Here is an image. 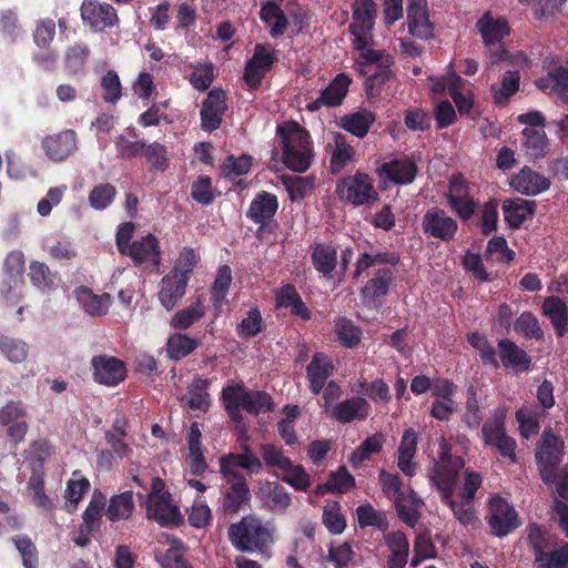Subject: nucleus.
Listing matches in <instances>:
<instances>
[{
    "label": "nucleus",
    "instance_id": "cd10ccee",
    "mask_svg": "<svg viewBox=\"0 0 568 568\" xmlns=\"http://www.w3.org/2000/svg\"><path fill=\"white\" fill-rule=\"evenodd\" d=\"M536 203L524 199L506 200L503 211L510 229H518L524 221L535 213Z\"/></svg>",
    "mask_w": 568,
    "mask_h": 568
},
{
    "label": "nucleus",
    "instance_id": "a19ab883",
    "mask_svg": "<svg viewBox=\"0 0 568 568\" xmlns=\"http://www.w3.org/2000/svg\"><path fill=\"white\" fill-rule=\"evenodd\" d=\"M261 19L263 22L272 26L271 36L276 38L282 36L287 27V19L283 10L274 2H267L261 9Z\"/></svg>",
    "mask_w": 568,
    "mask_h": 568
},
{
    "label": "nucleus",
    "instance_id": "473e14b6",
    "mask_svg": "<svg viewBox=\"0 0 568 568\" xmlns=\"http://www.w3.org/2000/svg\"><path fill=\"white\" fill-rule=\"evenodd\" d=\"M77 300L90 316H101L108 312L111 303L109 294L97 295L88 287H80L75 292Z\"/></svg>",
    "mask_w": 568,
    "mask_h": 568
},
{
    "label": "nucleus",
    "instance_id": "412c9836",
    "mask_svg": "<svg viewBox=\"0 0 568 568\" xmlns=\"http://www.w3.org/2000/svg\"><path fill=\"white\" fill-rule=\"evenodd\" d=\"M368 414L369 404L363 397L345 399L329 410V416L342 424L366 419Z\"/></svg>",
    "mask_w": 568,
    "mask_h": 568
},
{
    "label": "nucleus",
    "instance_id": "338daca9",
    "mask_svg": "<svg viewBox=\"0 0 568 568\" xmlns=\"http://www.w3.org/2000/svg\"><path fill=\"white\" fill-rule=\"evenodd\" d=\"M515 331L527 338L541 339L542 329L538 320L531 313H523L515 323Z\"/></svg>",
    "mask_w": 568,
    "mask_h": 568
},
{
    "label": "nucleus",
    "instance_id": "c9c22d12",
    "mask_svg": "<svg viewBox=\"0 0 568 568\" xmlns=\"http://www.w3.org/2000/svg\"><path fill=\"white\" fill-rule=\"evenodd\" d=\"M381 170L387 178L397 184L410 183L417 173L416 164L409 159L395 160L389 163H385Z\"/></svg>",
    "mask_w": 568,
    "mask_h": 568
},
{
    "label": "nucleus",
    "instance_id": "5fc2aeb1",
    "mask_svg": "<svg viewBox=\"0 0 568 568\" xmlns=\"http://www.w3.org/2000/svg\"><path fill=\"white\" fill-rule=\"evenodd\" d=\"M105 506V497L100 493H94L92 499L83 513L84 527L88 531L99 528L101 520V511Z\"/></svg>",
    "mask_w": 568,
    "mask_h": 568
},
{
    "label": "nucleus",
    "instance_id": "b1692460",
    "mask_svg": "<svg viewBox=\"0 0 568 568\" xmlns=\"http://www.w3.org/2000/svg\"><path fill=\"white\" fill-rule=\"evenodd\" d=\"M385 544L389 556L387 559L388 568H404L408 560L409 542L402 531H392L385 535Z\"/></svg>",
    "mask_w": 568,
    "mask_h": 568
},
{
    "label": "nucleus",
    "instance_id": "864d4df0",
    "mask_svg": "<svg viewBox=\"0 0 568 568\" xmlns=\"http://www.w3.org/2000/svg\"><path fill=\"white\" fill-rule=\"evenodd\" d=\"M281 478L296 490H306L310 488L312 481L308 474L301 465H295L290 462V466L283 468Z\"/></svg>",
    "mask_w": 568,
    "mask_h": 568
},
{
    "label": "nucleus",
    "instance_id": "052dcab7",
    "mask_svg": "<svg viewBox=\"0 0 568 568\" xmlns=\"http://www.w3.org/2000/svg\"><path fill=\"white\" fill-rule=\"evenodd\" d=\"M89 54L90 50L85 44L70 47L64 57V64L68 71L75 74L82 70Z\"/></svg>",
    "mask_w": 568,
    "mask_h": 568
},
{
    "label": "nucleus",
    "instance_id": "f257e3e1",
    "mask_svg": "<svg viewBox=\"0 0 568 568\" xmlns=\"http://www.w3.org/2000/svg\"><path fill=\"white\" fill-rule=\"evenodd\" d=\"M377 16V6L373 0H356L353 12V23L349 27L354 36V48L361 52L358 64L363 67L376 65V70L371 74L373 83L389 79L392 72L389 67L392 59L383 50L369 48L372 40L371 31Z\"/></svg>",
    "mask_w": 568,
    "mask_h": 568
},
{
    "label": "nucleus",
    "instance_id": "a211bd4d",
    "mask_svg": "<svg viewBox=\"0 0 568 568\" xmlns=\"http://www.w3.org/2000/svg\"><path fill=\"white\" fill-rule=\"evenodd\" d=\"M510 186L521 194L537 195L548 190L550 182L546 176L525 166L517 174L511 176Z\"/></svg>",
    "mask_w": 568,
    "mask_h": 568
},
{
    "label": "nucleus",
    "instance_id": "603ef678",
    "mask_svg": "<svg viewBox=\"0 0 568 568\" xmlns=\"http://www.w3.org/2000/svg\"><path fill=\"white\" fill-rule=\"evenodd\" d=\"M197 346V342L183 334L172 335L166 344V352L173 359H180L192 353Z\"/></svg>",
    "mask_w": 568,
    "mask_h": 568
},
{
    "label": "nucleus",
    "instance_id": "393cba45",
    "mask_svg": "<svg viewBox=\"0 0 568 568\" xmlns=\"http://www.w3.org/2000/svg\"><path fill=\"white\" fill-rule=\"evenodd\" d=\"M306 372L312 392L318 394L323 389L325 381L333 374L334 366L326 355L316 353L308 364Z\"/></svg>",
    "mask_w": 568,
    "mask_h": 568
},
{
    "label": "nucleus",
    "instance_id": "79ce46f5",
    "mask_svg": "<svg viewBox=\"0 0 568 568\" xmlns=\"http://www.w3.org/2000/svg\"><path fill=\"white\" fill-rule=\"evenodd\" d=\"M281 181L292 201L303 200L314 186V179L311 176L281 175Z\"/></svg>",
    "mask_w": 568,
    "mask_h": 568
},
{
    "label": "nucleus",
    "instance_id": "8fccbe9b",
    "mask_svg": "<svg viewBox=\"0 0 568 568\" xmlns=\"http://www.w3.org/2000/svg\"><path fill=\"white\" fill-rule=\"evenodd\" d=\"M525 142L524 146L534 158H540L548 149V139L544 130L526 128L523 131Z\"/></svg>",
    "mask_w": 568,
    "mask_h": 568
},
{
    "label": "nucleus",
    "instance_id": "c03bdc74",
    "mask_svg": "<svg viewBox=\"0 0 568 568\" xmlns=\"http://www.w3.org/2000/svg\"><path fill=\"white\" fill-rule=\"evenodd\" d=\"M312 260L315 268L327 275L336 267L337 253L336 250L326 244H318L314 247Z\"/></svg>",
    "mask_w": 568,
    "mask_h": 568
},
{
    "label": "nucleus",
    "instance_id": "2eb2a0df",
    "mask_svg": "<svg viewBox=\"0 0 568 568\" xmlns=\"http://www.w3.org/2000/svg\"><path fill=\"white\" fill-rule=\"evenodd\" d=\"M349 83L351 80L346 74H338L326 89L322 90L316 100L307 104V110L314 112L322 106L339 105L348 91Z\"/></svg>",
    "mask_w": 568,
    "mask_h": 568
},
{
    "label": "nucleus",
    "instance_id": "e433bc0d",
    "mask_svg": "<svg viewBox=\"0 0 568 568\" xmlns=\"http://www.w3.org/2000/svg\"><path fill=\"white\" fill-rule=\"evenodd\" d=\"M29 277L32 285L42 293L49 294L54 288L55 275L43 262H30Z\"/></svg>",
    "mask_w": 568,
    "mask_h": 568
},
{
    "label": "nucleus",
    "instance_id": "2f4dec72",
    "mask_svg": "<svg viewBox=\"0 0 568 568\" xmlns=\"http://www.w3.org/2000/svg\"><path fill=\"white\" fill-rule=\"evenodd\" d=\"M417 448V434L413 428H408L404 432L402 442L398 448V467L407 476L415 474V464L413 458L416 454Z\"/></svg>",
    "mask_w": 568,
    "mask_h": 568
},
{
    "label": "nucleus",
    "instance_id": "9d476101",
    "mask_svg": "<svg viewBox=\"0 0 568 568\" xmlns=\"http://www.w3.org/2000/svg\"><path fill=\"white\" fill-rule=\"evenodd\" d=\"M224 479L227 487L223 493L222 507L224 513L235 515L250 501L251 491L241 474H230V477H224Z\"/></svg>",
    "mask_w": 568,
    "mask_h": 568
},
{
    "label": "nucleus",
    "instance_id": "6e6552de",
    "mask_svg": "<svg viewBox=\"0 0 568 568\" xmlns=\"http://www.w3.org/2000/svg\"><path fill=\"white\" fill-rule=\"evenodd\" d=\"M422 227L428 236L444 242L453 240L458 230L457 222L438 207H432L425 213Z\"/></svg>",
    "mask_w": 568,
    "mask_h": 568
},
{
    "label": "nucleus",
    "instance_id": "f704fd0d",
    "mask_svg": "<svg viewBox=\"0 0 568 568\" xmlns=\"http://www.w3.org/2000/svg\"><path fill=\"white\" fill-rule=\"evenodd\" d=\"M247 393L242 384L230 383L223 388L222 398L230 417L240 423L242 415L240 408L244 407Z\"/></svg>",
    "mask_w": 568,
    "mask_h": 568
},
{
    "label": "nucleus",
    "instance_id": "5701e85b",
    "mask_svg": "<svg viewBox=\"0 0 568 568\" xmlns=\"http://www.w3.org/2000/svg\"><path fill=\"white\" fill-rule=\"evenodd\" d=\"M187 282L185 277L181 278L175 275L166 274L160 284L158 293L159 301L168 311L173 310L178 302L183 297L185 293Z\"/></svg>",
    "mask_w": 568,
    "mask_h": 568
},
{
    "label": "nucleus",
    "instance_id": "3c124183",
    "mask_svg": "<svg viewBox=\"0 0 568 568\" xmlns=\"http://www.w3.org/2000/svg\"><path fill=\"white\" fill-rule=\"evenodd\" d=\"M358 525L364 527H376L385 531L388 527L386 516L383 511L376 510L372 505H362L356 509Z\"/></svg>",
    "mask_w": 568,
    "mask_h": 568
},
{
    "label": "nucleus",
    "instance_id": "423d86ee",
    "mask_svg": "<svg viewBox=\"0 0 568 568\" xmlns=\"http://www.w3.org/2000/svg\"><path fill=\"white\" fill-rule=\"evenodd\" d=\"M464 466L463 458L450 457L447 454H443L435 463L429 478L440 491L442 499H448L449 496H453L456 479Z\"/></svg>",
    "mask_w": 568,
    "mask_h": 568
},
{
    "label": "nucleus",
    "instance_id": "de8ad7c7",
    "mask_svg": "<svg viewBox=\"0 0 568 568\" xmlns=\"http://www.w3.org/2000/svg\"><path fill=\"white\" fill-rule=\"evenodd\" d=\"M519 71H507L501 80L500 87L493 89L494 100L497 104H506L510 97L519 90Z\"/></svg>",
    "mask_w": 568,
    "mask_h": 568
},
{
    "label": "nucleus",
    "instance_id": "1a4fd4ad",
    "mask_svg": "<svg viewBox=\"0 0 568 568\" xmlns=\"http://www.w3.org/2000/svg\"><path fill=\"white\" fill-rule=\"evenodd\" d=\"M489 511V526L497 537L506 536L519 525L516 510L500 497L490 499Z\"/></svg>",
    "mask_w": 568,
    "mask_h": 568
},
{
    "label": "nucleus",
    "instance_id": "0e129e2a",
    "mask_svg": "<svg viewBox=\"0 0 568 568\" xmlns=\"http://www.w3.org/2000/svg\"><path fill=\"white\" fill-rule=\"evenodd\" d=\"M197 263V255L192 248L184 247L175 264L173 270L170 272L171 275H175L176 277L181 278L182 276L185 277V281H189V276L193 271V267Z\"/></svg>",
    "mask_w": 568,
    "mask_h": 568
},
{
    "label": "nucleus",
    "instance_id": "ea45409f",
    "mask_svg": "<svg viewBox=\"0 0 568 568\" xmlns=\"http://www.w3.org/2000/svg\"><path fill=\"white\" fill-rule=\"evenodd\" d=\"M537 87L541 90L551 89L555 91L565 102L568 103V70L559 67L555 69L546 78H541L537 81Z\"/></svg>",
    "mask_w": 568,
    "mask_h": 568
},
{
    "label": "nucleus",
    "instance_id": "4d7b16f0",
    "mask_svg": "<svg viewBox=\"0 0 568 568\" xmlns=\"http://www.w3.org/2000/svg\"><path fill=\"white\" fill-rule=\"evenodd\" d=\"M323 524L334 535H339L345 530L346 521L344 516L341 514V506L337 501L324 507Z\"/></svg>",
    "mask_w": 568,
    "mask_h": 568
},
{
    "label": "nucleus",
    "instance_id": "0eeeda50",
    "mask_svg": "<svg viewBox=\"0 0 568 568\" xmlns=\"http://www.w3.org/2000/svg\"><path fill=\"white\" fill-rule=\"evenodd\" d=\"M505 412L497 409L493 420L483 426V437L487 445L495 446L504 457L516 462V443L506 435L504 427Z\"/></svg>",
    "mask_w": 568,
    "mask_h": 568
},
{
    "label": "nucleus",
    "instance_id": "20e7f679",
    "mask_svg": "<svg viewBox=\"0 0 568 568\" xmlns=\"http://www.w3.org/2000/svg\"><path fill=\"white\" fill-rule=\"evenodd\" d=\"M565 442L560 436L554 434L551 428H546L536 450V462L545 484H554L557 478V470L562 462Z\"/></svg>",
    "mask_w": 568,
    "mask_h": 568
},
{
    "label": "nucleus",
    "instance_id": "58836bf2",
    "mask_svg": "<svg viewBox=\"0 0 568 568\" xmlns=\"http://www.w3.org/2000/svg\"><path fill=\"white\" fill-rule=\"evenodd\" d=\"M134 509V500L131 491L114 495L110 499L105 515L111 521L129 519Z\"/></svg>",
    "mask_w": 568,
    "mask_h": 568
},
{
    "label": "nucleus",
    "instance_id": "c85d7f7f",
    "mask_svg": "<svg viewBox=\"0 0 568 568\" xmlns=\"http://www.w3.org/2000/svg\"><path fill=\"white\" fill-rule=\"evenodd\" d=\"M278 207L274 194L262 192L255 196L247 211V216L255 223L265 224L272 219Z\"/></svg>",
    "mask_w": 568,
    "mask_h": 568
},
{
    "label": "nucleus",
    "instance_id": "9b49d317",
    "mask_svg": "<svg viewBox=\"0 0 568 568\" xmlns=\"http://www.w3.org/2000/svg\"><path fill=\"white\" fill-rule=\"evenodd\" d=\"M81 17L93 29L102 31L119 22L115 9L97 0H84L81 6Z\"/></svg>",
    "mask_w": 568,
    "mask_h": 568
},
{
    "label": "nucleus",
    "instance_id": "bb28decb",
    "mask_svg": "<svg viewBox=\"0 0 568 568\" xmlns=\"http://www.w3.org/2000/svg\"><path fill=\"white\" fill-rule=\"evenodd\" d=\"M262 465V460L253 453L229 454L220 459L223 477H230V474H239L235 470L236 467H242L252 473H257L261 470Z\"/></svg>",
    "mask_w": 568,
    "mask_h": 568
},
{
    "label": "nucleus",
    "instance_id": "c756f323",
    "mask_svg": "<svg viewBox=\"0 0 568 568\" xmlns=\"http://www.w3.org/2000/svg\"><path fill=\"white\" fill-rule=\"evenodd\" d=\"M542 311L549 317L558 336L562 337L568 329V307L559 297L550 296L545 298Z\"/></svg>",
    "mask_w": 568,
    "mask_h": 568
},
{
    "label": "nucleus",
    "instance_id": "680f3d73",
    "mask_svg": "<svg viewBox=\"0 0 568 568\" xmlns=\"http://www.w3.org/2000/svg\"><path fill=\"white\" fill-rule=\"evenodd\" d=\"M399 261L398 256L396 255H388L386 253H379L376 255H371L367 253H364L361 258H358L356 263V268L353 273L354 278H358L363 272L368 270L369 267L376 265V264H397Z\"/></svg>",
    "mask_w": 568,
    "mask_h": 568
},
{
    "label": "nucleus",
    "instance_id": "37998d69",
    "mask_svg": "<svg viewBox=\"0 0 568 568\" xmlns=\"http://www.w3.org/2000/svg\"><path fill=\"white\" fill-rule=\"evenodd\" d=\"M0 352L14 364L26 361L29 354V345L19 338L0 335Z\"/></svg>",
    "mask_w": 568,
    "mask_h": 568
},
{
    "label": "nucleus",
    "instance_id": "bf43d9fd",
    "mask_svg": "<svg viewBox=\"0 0 568 568\" xmlns=\"http://www.w3.org/2000/svg\"><path fill=\"white\" fill-rule=\"evenodd\" d=\"M115 195V187L110 183H103L93 187L89 194V202L94 210H104L112 203Z\"/></svg>",
    "mask_w": 568,
    "mask_h": 568
},
{
    "label": "nucleus",
    "instance_id": "dca6fc26",
    "mask_svg": "<svg viewBox=\"0 0 568 568\" xmlns=\"http://www.w3.org/2000/svg\"><path fill=\"white\" fill-rule=\"evenodd\" d=\"M395 275L388 267L377 270L374 276L361 290L362 298L365 303L375 304L386 296L393 286Z\"/></svg>",
    "mask_w": 568,
    "mask_h": 568
},
{
    "label": "nucleus",
    "instance_id": "09e8293b",
    "mask_svg": "<svg viewBox=\"0 0 568 568\" xmlns=\"http://www.w3.org/2000/svg\"><path fill=\"white\" fill-rule=\"evenodd\" d=\"M335 332L339 343L347 348L355 347L361 341V328L348 318H338L336 322Z\"/></svg>",
    "mask_w": 568,
    "mask_h": 568
},
{
    "label": "nucleus",
    "instance_id": "e2e57ef3",
    "mask_svg": "<svg viewBox=\"0 0 568 568\" xmlns=\"http://www.w3.org/2000/svg\"><path fill=\"white\" fill-rule=\"evenodd\" d=\"M260 454L267 467L282 470L283 468L290 466L291 459L283 454L281 448L272 444L261 445Z\"/></svg>",
    "mask_w": 568,
    "mask_h": 568
},
{
    "label": "nucleus",
    "instance_id": "4c0bfd02",
    "mask_svg": "<svg viewBox=\"0 0 568 568\" xmlns=\"http://www.w3.org/2000/svg\"><path fill=\"white\" fill-rule=\"evenodd\" d=\"M409 33L419 39H429L433 37V26L429 22L426 7L407 8Z\"/></svg>",
    "mask_w": 568,
    "mask_h": 568
},
{
    "label": "nucleus",
    "instance_id": "39448f33",
    "mask_svg": "<svg viewBox=\"0 0 568 568\" xmlns=\"http://www.w3.org/2000/svg\"><path fill=\"white\" fill-rule=\"evenodd\" d=\"M336 193L341 201L353 205L373 204L378 200L372 180L362 172L343 178L336 185Z\"/></svg>",
    "mask_w": 568,
    "mask_h": 568
},
{
    "label": "nucleus",
    "instance_id": "72a5a7b5",
    "mask_svg": "<svg viewBox=\"0 0 568 568\" xmlns=\"http://www.w3.org/2000/svg\"><path fill=\"white\" fill-rule=\"evenodd\" d=\"M498 346L504 366L511 367L516 371H527L529 368L530 358L524 349L508 339H501Z\"/></svg>",
    "mask_w": 568,
    "mask_h": 568
},
{
    "label": "nucleus",
    "instance_id": "6ab92c4d",
    "mask_svg": "<svg viewBox=\"0 0 568 568\" xmlns=\"http://www.w3.org/2000/svg\"><path fill=\"white\" fill-rule=\"evenodd\" d=\"M446 199L449 206L462 220L466 221L473 216L476 204L469 197L465 183L460 178L452 179Z\"/></svg>",
    "mask_w": 568,
    "mask_h": 568
},
{
    "label": "nucleus",
    "instance_id": "49530a36",
    "mask_svg": "<svg viewBox=\"0 0 568 568\" xmlns=\"http://www.w3.org/2000/svg\"><path fill=\"white\" fill-rule=\"evenodd\" d=\"M205 307L201 300H196L190 306L179 311L172 318L171 325L178 329H185L204 316Z\"/></svg>",
    "mask_w": 568,
    "mask_h": 568
},
{
    "label": "nucleus",
    "instance_id": "774afa93",
    "mask_svg": "<svg viewBox=\"0 0 568 568\" xmlns=\"http://www.w3.org/2000/svg\"><path fill=\"white\" fill-rule=\"evenodd\" d=\"M379 481L384 494L387 498L392 499L394 504L405 498V494L402 490V481L397 475L381 470Z\"/></svg>",
    "mask_w": 568,
    "mask_h": 568
},
{
    "label": "nucleus",
    "instance_id": "7ed1b4c3",
    "mask_svg": "<svg viewBox=\"0 0 568 568\" xmlns=\"http://www.w3.org/2000/svg\"><path fill=\"white\" fill-rule=\"evenodd\" d=\"M227 536L232 546L242 552L260 551L265 554L273 544L270 529L263 525L260 518L252 515L232 524Z\"/></svg>",
    "mask_w": 568,
    "mask_h": 568
},
{
    "label": "nucleus",
    "instance_id": "aec40b11",
    "mask_svg": "<svg viewBox=\"0 0 568 568\" xmlns=\"http://www.w3.org/2000/svg\"><path fill=\"white\" fill-rule=\"evenodd\" d=\"M476 29L481 34L485 45L491 47L499 43L510 32L505 18H495L490 11L485 12L476 22Z\"/></svg>",
    "mask_w": 568,
    "mask_h": 568
},
{
    "label": "nucleus",
    "instance_id": "f03ea898",
    "mask_svg": "<svg viewBox=\"0 0 568 568\" xmlns=\"http://www.w3.org/2000/svg\"><path fill=\"white\" fill-rule=\"evenodd\" d=\"M277 133L282 136L284 164L294 172H305L313 160L308 132L291 121L278 125Z\"/></svg>",
    "mask_w": 568,
    "mask_h": 568
},
{
    "label": "nucleus",
    "instance_id": "69168bd1",
    "mask_svg": "<svg viewBox=\"0 0 568 568\" xmlns=\"http://www.w3.org/2000/svg\"><path fill=\"white\" fill-rule=\"evenodd\" d=\"M250 414L258 415L264 410H273L274 404L265 392H248L243 407Z\"/></svg>",
    "mask_w": 568,
    "mask_h": 568
},
{
    "label": "nucleus",
    "instance_id": "f8f14e48",
    "mask_svg": "<svg viewBox=\"0 0 568 568\" xmlns=\"http://www.w3.org/2000/svg\"><path fill=\"white\" fill-rule=\"evenodd\" d=\"M95 382L106 386L121 383L126 376L124 363L116 357L108 355L94 356L91 361Z\"/></svg>",
    "mask_w": 568,
    "mask_h": 568
},
{
    "label": "nucleus",
    "instance_id": "a878e982",
    "mask_svg": "<svg viewBox=\"0 0 568 568\" xmlns=\"http://www.w3.org/2000/svg\"><path fill=\"white\" fill-rule=\"evenodd\" d=\"M375 120L376 116L373 112L362 109L339 118L338 125L356 138L363 139L367 135Z\"/></svg>",
    "mask_w": 568,
    "mask_h": 568
},
{
    "label": "nucleus",
    "instance_id": "13d9d810",
    "mask_svg": "<svg viewBox=\"0 0 568 568\" xmlns=\"http://www.w3.org/2000/svg\"><path fill=\"white\" fill-rule=\"evenodd\" d=\"M232 281L231 268L223 265L219 268L217 276L212 286V300L215 307H221L229 292Z\"/></svg>",
    "mask_w": 568,
    "mask_h": 568
},
{
    "label": "nucleus",
    "instance_id": "a18cd8bd",
    "mask_svg": "<svg viewBox=\"0 0 568 568\" xmlns=\"http://www.w3.org/2000/svg\"><path fill=\"white\" fill-rule=\"evenodd\" d=\"M385 437L377 433L367 437L352 454L349 462L353 466H358L364 460L369 459L372 454L382 450Z\"/></svg>",
    "mask_w": 568,
    "mask_h": 568
},
{
    "label": "nucleus",
    "instance_id": "4468645a",
    "mask_svg": "<svg viewBox=\"0 0 568 568\" xmlns=\"http://www.w3.org/2000/svg\"><path fill=\"white\" fill-rule=\"evenodd\" d=\"M146 517L161 526L178 525L181 521L179 508L171 503L169 493L161 497H148Z\"/></svg>",
    "mask_w": 568,
    "mask_h": 568
},
{
    "label": "nucleus",
    "instance_id": "6e6d98bb",
    "mask_svg": "<svg viewBox=\"0 0 568 568\" xmlns=\"http://www.w3.org/2000/svg\"><path fill=\"white\" fill-rule=\"evenodd\" d=\"M78 471L73 473V478L68 481L67 489L64 491V498L67 506L71 509H75L82 496L88 491L90 483L84 477H79Z\"/></svg>",
    "mask_w": 568,
    "mask_h": 568
},
{
    "label": "nucleus",
    "instance_id": "4be33fe9",
    "mask_svg": "<svg viewBox=\"0 0 568 568\" xmlns=\"http://www.w3.org/2000/svg\"><path fill=\"white\" fill-rule=\"evenodd\" d=\"M136 264L151 262L154 266L161 263V251L156 237L148 234L139 241H134L126 251Z\"/></svg>",
    "mask_w": 568,
    "mask_h": 568
},
{
    "label": "nucleus",
    "instance_id": "f3484780",
    "mask_svg": "<svg viewBox=\"0 0 568 568\" xmlns=\"http://www.w3.org/2000/svg\"><path fill=\"white\" fill-rule=\"evenodd\" d=\"M43 148L50 160L63 161L77 149V134L72 130H64L49 135L43 140Z\"/></svg>",
    "mask_w": 568,
    "mask_h": 568
},
{
    "label": "nucleus",
    "instance_id": "7c9ffc66",
    "mask_svg": "<svg viewBox=\"0 0 568 568\" xmlns=\"http://www.w3.org/2000/svg\"><path fill=\"white\" fill-rule=\"evenodd\" d=\"M354 156L355 150L346 141V138L342 133H334L331 155L332 173H339L346 165H348L354 160Z\"/></svg>",
    "mask_w": 568,
    "mask_h": 568
},
{
    "label": "nucleus",
    "instance_id": "ddd939ff",
    "mask_svg": "<svg viewBox=\"0 0 568 568\" xmlns=\"http://www.w3.org/2000/svg\"><path fill=\"white\" fill-rule=\"evenodd\" d=\"M226 94L221 89L209 92L202 104L201 126L205 131L217 130L226 111Z\"/></svg>",
    "mask_w": 568,
    "mask_h": 568
}]
</instances>
